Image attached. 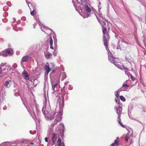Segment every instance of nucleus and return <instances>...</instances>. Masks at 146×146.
I'll return each instance as SVG.
<instances>
[{"mask_svg":"<svg viewBox=\"0 0 146 146\" xmlns=\"http://www.w3.org/2000/svg\"><path fill=\"white\" fill-rule=\"evenodd\" d=\"M57 42H54V45H57Z\"/></svg>","mask_w":146,"mask_h":146,"instance_id":"obj_32","label":"nucleus"},{"mask_svg":"<svg viewBox=\"0 0 146 146\" xmlns=\"http://www.w3.org/2000/svg\"><path fill=\"white\" fill-rule=\"evenodd\" d=\"M31 58V57L30 56L28 55H26L23 57L21 60V61L23 62H26L28 61Z\"/></svg>","mask_w":146,"mask_h":146,"instance_id":"obj_5","label":"nucleus"},{"mask_svg":"<svg viewBox=\"0 0 146 146\" xmlns=\"http://www.w3.org/2000/svg\"><path fill=\"white\" fill-rule=\"evenodd\" d=\"M123 86L124 87L127 88L129 87V85H127L126 84H123Z\"/></svg>","mask_w":146,"mask_h":146,"instance_id":"obj_24","label":"nucleus"},{"mask_svg":"<svg viewBox=\"0 0 146 146\" xmlns=\"http://www.w3.org/2000/svg\"><path fill=\"white\" fill-rule=\"evenodd\" d=\"M97 19H98V22H99V23H100V21H102V20H101V19L98 17L97 18Z\"/></svg>","mask_w":146,"mask_h":146,"instance_id":"obj_29","label":"nucleus"},{"mask_svg":"<svg viewBox=\"0 0 146 146\" xmlns=\"http://www.w3.org/2000/svg\"><path fill=\"white\" fill-rule=\"evenodd\" d=\"M31 10V14L32 15H33L34 14V13L35 12L36 10L35 9H34L32 11Z\"/></svg>","mask_w":146,"mask_h":146,"instance_id":"obj_20","label":"nucleus"},{"mask_svg":"<svg viewBox=\"0 0 146 146\" xmlns=\"http://www.w3.org/2000/svg\"><path fill=\"white\" fill-rule=\"evenodd\" d=\"M62 146H65L64 145H62Z\"/></svg>","mask_w":146,"mask_h":146,"instance_id":"obj_35","label":"nucleus"},{"mask_svg":"<svg viewBox=\"0 0 146 146\" xmlns=\"http://www.w3.org/2000/svg\"><path fill=\"white\" fill-rule=\"evenodd\" d=\"M57 142L58 146H61V140L60 138L58 139Z\"/></svg>","mask_w":146,"mask_h":146,"instance_id":"obj_15","label":"nucleus"},{"mask_svg":"<svg viewBox=\"0 0 146 146\" xmlns=\"http://www.w3.org/2000/svg\"><path fill=\"white\" fill-rule=\"evenodd\" d=\"M85 8L86 11L88 12H90L92 11V9L87 5H86Z\"/></svg>","mask_w":146,"mask_h":146,"instance_id":"obj_18","label":"nucleus"},{"mask_svg":"<svg viewBox=\"0 0 146 146\" xmlns=\"http://www.w3.org/2000/svg\"><path fill=\"white\" fill-rule=\"evenodd\" d=\"M52 89L54 91H56L55 90V87L56 86H57L58 85V83L57 82L56 83H55L54 84V83H52Z\"/></svg>","mask_w":146,"mask_h":146,"instance_id":"obj_14","label":"nucleus"},{"mask_svg":"<svg viewBox=\"0 0 146 146\" xmlns=\"http://www.w3.org/2000/svg\"><path fill=\"white\" fill-rule=\"evenodd\" d=\"M22 75L24 77V78L26 80H28L29 79V75L27 74V72L26 70H24L23 71L22 73Z\"/></svg>","mask_w":146,"mask_h":146,"instance_id":"obj_4","label":"nucleus"},{"mask_svg":"<svg viewBox=\"0 0 146 146\" xmlns=\"http://www.w3.org/2000/svg\"><path fill=\"white\" fill-rule=\"evenodd\" d=\"M4 56H5L8 55H11L13 54V51L11 48H8L3 50Z\"/></svg>","mask_w":146,"mask_h":146,"instance_id":"obj_2","label":"nucleus"},{"mask_svg":"<svg viewBox=\"0 0 146 146\" xmlns=\"http://www.w3.org/2000/svg\"><path fill=\"white\" fill-rule=\"evenodd\" d=\"M30 144L31 145H33V143H30Z\"/></svg>","mask_w":146,"mask_h":146,"instance_id":"obj_33","label":"nucleus"},{"mask_svg":"<svg viewBox=\"0 0 146 146\" xmlns=\"http://www.w3.org/2000/svg\"><path fill=\"white\" fill-rule=\"evenodd\" d=\"M123 68L124 69L126 70H128V68H127V67H125L124 66H123Z\"/></svg>","mask_w":146,"mask_h":146,"instance_id":"obj_28","label":"nucleus"},{"mask_svg":"<svg viewBox=\"0 0 146 146\" xmlns=\"http://www.w3.org/2000/svg\"><path fill=\"white\" fill-rule=\"evenodd\" d=\"M120 99L123 102H125V98L122 96H120Z\"/></svg>","mask_w":146,"mask_h":146,"instance_id":"obj_19","label":"nucleus"},{"mask_svg":"<svg viewBox=\"0 0 146 146\" xmlns=\"http://www.w3.org/2000/svg\"><path fill=\"white\" fill-rule=\"evenodd\" d=\"M119 139V138L118 137H117L115 140L114 143L111 144V145L113 146H117L118 145Z\"/></svg>","mask_w":146,"mask_h":146,"instance_id":"obj_9","label":"nucleus"},{"mask_svg":"<svg viewBox=\"0 0 146 146\" xmlns=\"http://www.w3.org/2000/svg\"><path fill=\"white\" fill-rule=\"evenodd\" d=\"M13 84V82L10 80H6L5 84V85L7 88H9Z\"/></svg>","mask_w":146,"mask_h":146,"instance_id":"obj_3","label":"nucleus"},{"mask_svg":"<svg viewBox=\"0 0 146 146\" xmlns=\"http://www.w3.org/2000/svg\"><path fill=\"white\" fill-rule=\"evenodd\" d=\"M103 37L104 39V46L106 47H108V45L107 43V39L106 35H104V36H103Z\"/></svg>","mask_w":146,"mask_h":146,"instance_id":"obj_11","label":"nucleus"},{"mask_svg":"<svg viewBox=\"0 0 146 146\" xmlns=\"http://www.w3.org/2000/svg\"><path fill=\"white\" fill-rule=\"evenodd\" d=\"M51 55V54L50 53L44 54V56L47 59H49L50 58Z\"/></svg>","mask_w":146,"mask_h":146,"instance_id":"obj_17","label":"nucleus"},{"mask_svg":"<svg viewBox=\"0 0 146 146\" xmlns=\"http://www.w3.org/2000/svg\"><path fill=\"white\" fill-rule=\"evenodd\" d=\"M4 52H3V51L0 52V56H4Z\"/></svg>","mask_w":146,"mask_h":146,"instance_id":"obj_26","label":"nucleus"},{"mask_svg":"<svg viewBox=\"0 0 146 146\" xmlns=\"http://www.w3.org/2000/svg\"><path fill=\"white\" fill-rule=\"evenodd\" d=\"M115 97L117 98H118L119 96L118 93V91H116L115 92Z\"/></svg>","mask_w":146,"mask_h":146,"instance_id":"obj_22","label":"nucleus"},{"mask_svg":"<svg viewBox=\"0 0 146 146\" xmlns=\"http://www.w3.org/2000/svg\"><path fill=\"white\" fill-rule=\"evenodd\" d=\"M43 28L44 29H46L50 30V29L48 28V27H47L45 26H44V25H43Z\"/></svg>","mask_w":146,"mask_h":146,"instance_id":"obj_27","label":"nucleus"},{"mask_svg":"<svg viewBox=\"0 0 146 146\" xmlns=\"http://www.w3.org/2000/svg\"><path fill=\"white\" fill-rule=\"evenodd\" d=\"M129 138V135L128 134H127L125 138V140L127 142H128V141Z\"/></svg>","mask_w":146,"mask_h":146,"instance_id":"obj_21","label":"nucleus"},{"mask_svg":"<svg viewBox=\"0 0 146 146\" xmlns=\"http://www.w3.org/2000/svg\"><path fill=\"white\" fill-rule=\"evenodd\" d=\"M108 59L113 64L114 62L116 61L115 60V58L114 57L112 56L108 55Z\"/></svg>","mask_w":146,"mask_h":146,"instance_id":"obj_8","label":"nucleus"},{"mask_svg":"<svg viewBox=\"0 0 146 146\" xmlns=\"http://www.w3.org/2000/svg\"><path fill=\"white\" fill-rule=\"evenodd\" d=\"M115 101H116V102H117V99H115Z\"/></svg>","mask_w":146,"mask_h":146,"instance_id":"obj_34","label":"nucleus"},{"mask_svg":"<svg viewBox=\"0 0 146 146\" xmlns=\"http://www.w3.org/2000/svg\"><path fill=\"white\" fill-rule=\"evenodd\" d=\"M45 141L46 142H48V139L47 137H46L45 138Z\"/></svg>","mask_w":146,"mask_h":146,"instance_id":"obj_30","label":"nucleus"},{"mask_svg":"<svg viewBox=\"0 0 146 146\" xmlns=\"http://www.w3.org/2000/svg\"><path fill=\"white\" fill-rule=\"evenodd\" d=\"M45 68L46 70V73L47 74H48L50 71L52 70V69H50L49 66L45 65Z\"/></svg>","mask_w":146,"mask_h":146,"instance_id":"obj_12","label":"nucleus"},{"mask_svg":"<svg viewBox=\"0 0 146 146\" xmlns=\"http://www.w3.org/2000/svg\"><path fill=\"white\" fill-rule=\"evenodd\" d=\"M100 23L102 26V27H106V23L104 21H102L100 22Z\"/></svg>","mask_w":146,"mask_h":146,"instance_id":"obj_16","label":"nucleus"},{"mask_svg":"<svg viewBox=\"0 0 146 146\" xmlns=\"http://www.w3.org/2000/svg\"><path fill=\"white\" fill-rule=\"evenodd\" d=\"M113 64L118 68L121 69L122 70L123 69L121 68V63L119 62H117L116 60V61L114 62Z\"/></svg>","mask_w":146,"mask_h":146,"instance_id":"obj_6","label":"nucleus"},{"mask_svg":"<svg viewBox=\"0 0 146 146\" xmlns=\"http://www.w3.org/2000/svg\"><path fill=\"white\" fill-rule=\"evenodd\" d=\"M57 138L56 133H54L52 138V142L53 144H54Z\"/></svg>","mask_w":146,"mask_h":146,"instance_id":"obj_7","label":"nucleus"},{"mask_svg":"<svg viewBox=\"0 0 146 146\" xmlns=\"http://www.w3.org/2000/svg\"><path fill=\"white\" fill-rule=\"evenodd\" d=\"M2 69L1 67H0V74H1L2 72Z\"/></svg>","mask_w":146,"mask_h":146,"instance_id":"obj_31","label":"nucleus"},{"mask_svg":"<svg viewBox=\"0 0 146 146\" xmlns=\"http://www.w3.org/2000/svg\"><path fill=\"white\" fill-rule=\"evenodd\" d=\"M102 31L103 33V36L106 35V34L107 35H108V33H107V30L106 28V27H102Z\"/></svg>","mask_w":146,"mask_h":146,"instance_id":"obj_10","label":"nucleus"},{"mask_svg":"<svg viewBox=\"0 0 146 146\" xmlns=\"http://www.w3.org/2000/svg\"><path fill=\"white\" fill-rule=\"evenodd\" d=\"M61 118L60 117H58L57 118L56 120V121H57V122H56V123H57V122L61 120Z\"/></svg>","mask_w":146,"mask_h":146,"instance_id":"obj_23","label":"nucleus"},{"mask_svg":"<svg viewBox=\"0 0 146 146\" xmlns=\"http://www.w3.org/2000/svg\"><path fill=\"white\" fill-rule=\"evenodd\" d=\"M115 109L116 110V112L118 115V121L121 126L123 127H125V125H123L121 122V119L120 118V113L121 112L122 108L120 106H119L117 107H116Z\"/></svg>","mask_w":146,"mask_h":146,"instance_id":"obj_1","label":"nucleus"},{"mask_svg":"<svg viewBox=\"0 0 146 146\" xmlns=\"http://www.w3.org/2000/svg\"><path fill=\"white\" fill-rule=\"evenodd\" d=\"M125 74H126V72L125 71Z\"/></svg>","mask_w":146,"mask_h":146,"instance_id":"obj_36","label":"nucleus"},{"mask_svg":"<svg viewBox=\"0 0 146 146\" xmlns=\"http://www.w3.org/2000/svg\"><path fill=\"white\" fill-rule=\"evenodd\" d=\"M49 43L50 45V48L52 49H53L54 48L52 47L53 40L51 37L50 38V40L49 41Z\"/></svg>","mask_w":146,"mask_h":146,"instance_id":"obj_13","label":"nucleus"},{"mask_svg":"<svg viewBox=\"0 0 146 146\" xmlns=\"http://www.w3.org/2000/svg\"><path fill=\"white\" fill-rule=\"evenodd\" d=\"M130 77L131 79L133 80H135V77L133 76L132 75H131L130 76Z\"/></svg>","mask_w":146,"mask_h":146,"instance_id":"obj_25","label":"nucleus"}]
</instances>
